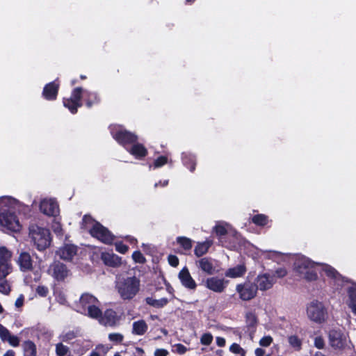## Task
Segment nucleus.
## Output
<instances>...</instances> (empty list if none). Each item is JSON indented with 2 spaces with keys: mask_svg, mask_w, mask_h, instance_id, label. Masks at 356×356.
<instances>
[{
  "mask_svg": "<svg viewBox=\"0 0 356 356\" xmlns=\"http://www.w3.org/2000/svg\"><path fill=\"white\" fill-rule=\"evenodd\" d=\"M294 268L299 275L307 280L312 281L317 279V273L323 272L330 280V284L343 282V277L332 266L327 264L314 263L306 257L298 258L295 264Z\"/></svg>",
  "mask_w": 356,
  "mask_h": 356,
  "instance_id": "nucleus-1",
  "label": "nucleus"
},
{
  "mask_svg": "<svg viewBox=\"0 0 356 356\" xmlns=\"http://www.w3.org/2000/svg\"><path fill=\"white\" fill-rule=\"evenodd\" d=\"M24 205L17 200L3 196L0 197V227L4 232H18L22 229V225L17 216Z\"/></svg>",
  "mask_w": 356,
  "mask_h": 356,
  "instance_id": "nucleus-2",
  "label": "nucleus"
},
{
  "mask_svg": "<svg viewBox=\"0 0 356 356\" xmlns=\"http://www.w3.org/2000/svg\"><path fill=\"white\" fill-rule=\"evenodd\" d=\"M115 288L122 300H130L140 291V281L136 276H120L116 280Z\"/></svg>",
  "mask_w": 356,
  "mask_h": 356,
  "instance_id": "nucleus-3",
  "label": "nucleus"
},
{
  "mask_svg": "<svg viewBox=\"0 0 356 356\" xmlns=\"http://www.w3.org/2000/svg\"><path fill=\"white\" fill-rule=\"evenodd\" d=\"M83 97L86 100V105L90 108L93 104L99 102L97 94L90 92L88 90H83L81 88H76L70 98L63 99V105L67 108L72 113H76L77 108L82 106L81 99Z\"/></svg>",
  "mask_w": 356,
  "mask_h": 356,
  "instance_id": "nucleus-4",
  "label": "nucleus"
},
{
  "mask_svg": "<svg viewBox=\"0 0 356 356\" xmlns=\"http://www.w3.org/2000/svg\"><path fill=\"white\" fill-rule=\"evenodd\" d=\"M81 227L88 231L91 236L106 244H111L113 241L114 236L90 216H85L83 217Z\"/></svg>",
  "mask_w": 356,
  "mask_h": 356,
  "instance_id": "nucleus-5",
  "label": "nucleus"
},
{
  "mask_svg": "<svg viewBox=\"0 0 356 356\" xmlns=\"http://www.w3.org/2000/svg\"><path fill=\"white\" fill-rule=\"evenodd\" d=\"M99 305V300L95 296L90 293H83L76 305V310L90 318H98L102 314Z\"/></svg>",
  "mask_w": 356,
  "mask_h": 356,
  "instance_id": "nucleus-6",
  "label": "nucleus"
},
{
  "mask_svg": "<svg viewBox=\"0 0 356 356\" xmlns=\"http://www.w3.org/2000/svg\"><path fill=\"white\" fill-rule=\"evenodd\" d=\"M29 236L40 251L45 250L51 242L49 229L33 225L29 227Z\"/></svg>",
  "mask_w": 356,
  "mask_h": 356,
  "instance_id": "nucleus-7",
  "label": "nucleus"
},
{
  "mask_svg": "<svg viewBox=\"0 0 356 356\" xmlns=\"http://www.w3.org/2000/svg\"><path fill=\"white\" fill-rule=\"evenodd\" d=\"M306 311L308 318L314 323H323L327 320V312L321 302L312 300L307 304Z\"/></svg>",
  "mask_w": 356,
  "mask_h": 356,
  "instance_id": "nucleus-8",
  "label": "nucleus"
},
{
  "mask_svg": "<svg viewBox=\"0 0 356 356\" xmlns=\"http://www.w3.org/2000/svg\"><path fill=\"white\" fill-rule=\"evenodd\" d=\"M328 337L330 345L335 349H343L349 343L348 336L340 330H331Z\"/></svg>",
  "mask_w": 356,
  "mask_h": 356,
  "instance_id": "nucleus-9",
  "label": "nucleus"
},
{
  "mask_svg": "<svg viewBox=\"0 0 356 356\" xmlns=\"http://www.w3.org/2000/svg\"><path fill=\"white\" fill-rule=\"evenodd\" d=\"M48 274L58 282L65 281L70 275L67 266L59 261H54L48 268Z\"/></svg>",
  "mask_w": 356,
  "mask_h": 356,
  "instance_id": "nucleus-10",
  "label": "nucleus"
},
{
  "mask_svg": "<svg viewBox=\"0 0 356 356\" xmlns=\"http://www.w3.org/2000/svg\"><path fill=\"white\" fill-rule=\"evenodd\" d=\"M343 279L344 282H339V285H337V284H334V282L331 283V285H332L336 290H339L340 288L344 286L347 287L348 293V300L347 301V304L353 313L356 314V284H350L348 280L344 279V277H343Z\"/></svg>",
  "mask_w": 356,
  "mask_h": 356,
  "instance_id": "nucleus-11",
  "label": "nucleus"
},
{
  "mask_svg": "<svg viewBox=\"0 0 356 356\" xmlns=\"http://www.w3.org/2000/svg\"><path fill=\"white\" fill-rule=\"evenodd\" d=\"M236 290L238 293L241 299L250 300L256 296L257 288L255 284L246 282L236 285Z\"/></svg>",
  "mask_w": 356,
  "mask_h": 356,
  "instance_id": "nucleus-12",
  "label": "nucleus"
},
{
  "mask_svg": "<svg viewBox=\"0 0 356 356\" xmlns=\"http://www.w3.org/2000/svg\"><path fill=\"white\" fill-rule=\"evenodd\" d=\"M111 134L113 137L122 145L134 143L137 140V136L136 135L121 128H119L116 131L114 130V128H112Z\"/></svg>",
  "mask_w": 356,
  "mask_h": 356,
  "instance_id": "nucleus-13",
  "label": "nucleus"
},
{
  "mask_svg": "<svg viewBox=\"0 0 356 356\" xmlns=\"http://www.w3.org/2000/svg\"><path fill=\"white\" fill-rule=\"evenodd\" d=\"M40 211L49 216H55L59 213V207L54 199L44 198L40 202Z\"/></svg>",
  "mask_w": 356,
  "mask_h": 356,
  "instance_id": "nucleus-14",
  "label": "nucleus"
},
{
  "mask_svg": "<svg viewBox=\"0 0 356 356\" xmlns=\"http://www.w3.org/2000/svg\"><path fill=\"white\" fill-rule=\"evenodd\" d=\"M227 285V281L218 277H211L206 280L205 286L216 293H222Z\"/></svg>",
  "mask_w": 356,
  "mask_h": 356,
  "instance_id": "nucleus-15",
  "label": "nucleus"
},
{
  "mask_svg": "<svg viewBox=\"0 0 356 356\" xmlns=\"http://www.w3.org/2000/svg\"><path fill=\"white\" fill-rule=\"evenodd\" d=\"M276 280L269 273L259 275L256 278L257 288L261 291H266L271 289Z\"/></svg>",
  "mask_w": 356,
  "mask_h": 356,
  "instance_id": "nucleus-16",
  "label": "nucleus"
},
{
  "mask_svg": "<svg viewBox=\"0 0 356 356\" xmlns=\"http://www.w3.org/2000/svg\"><path fill=\"white\" fill-rule=\"evenodd\" d=\"M17 264L23 272L30 271L33 269V260L30 254L26 252H20L17 259Z\"/></svg>",
  "mask_w": 356,
  "mask_h": 356,
  "instance_id": "nucleus-17",
  "label": "nucleus"
},
{
  "mask_svg": "<svg viewBox=\"0 0 356 356\" xmlns=\"http://www.w3.org/2000/svg\"><path fill=\"white\" fill-rule=\"evenodd\" d=\"M196 266L208 275L216 273L213 260L209 257H204L195 261Z\"/></svg>",
  "mask_w": 356,
  "mask_h": 356,
  "instance_id": "nucleus-18",
  "label": "nucleus"
},
{
  "mask_svg": "<svg viewBox=\"0 0 356 356\" xmlns=\"http://www.w3.org/2000/svg\"><path fill=\"white\" fill-rule=\"evenodd\" d=\"M77 252L76 246L70 244L64 245L60 248L57 251V254L63 260H71Z\"/></svg>",
  "mask_w": 356,
  "mask_h": 356,
  "instance_id": "nucleus-19",
  "label": "nucleus"
},
{
  "mask_svg": "<svg viewBox=\"0 0 356 356\" xmlns=\"http://www.w3.org/2000/svg\"><path fill=\"white\" fill-rule=\"evenodd\" d=\"M179 279L180 280L183 286L189 289H195L196 288V283L191 277L188 269L185 267L179 273Z\"/></svg>",
  "mask_w": 356,
  "mask_h": 356,
  "instance_id": "nucleus-20",
  "label": "nucleus"
},
{
  "mask_svg": "<svg viewBox=\"0 0 356 356\" xmlns=\"http://www.w3.org/2000/svg\"><path fill=\"white\" fill-rule=\"evenodd\" d=\"M99 318L100 323L106 326H114L119 320L116 312L112 309H107L104 315L101 314Z\"/></svg>",
  "mask_w": 356,
  "mask_h": 356,
  "instance_id": "nucleus-21",
  "label": "nucleus"
},
{
  "mask_svg": "<svg viewBox=\"0 0 356 356\" xmlns=\"http://www.w3.org/2000/svg\"><path fill=\"white\" fill-rule=\"evenodd\" d=\"M0 338L3 341H8L13 347L19 344V339L17 337L12 335L10 331L0 323Z\"/></svg>",
  "mask_w": 356,
  "mask_h": 356,
  "instance_id": "nucleus-22",
  "label": "nucleus"
},
{
  "mask_svg": "<svg viewBox=\"0 0 356 356\" xmlns=\"http://www.w3.org/2000/svg\"><path fill=\"white\" fill-rule=\"evenodd\" d=\"M58 90V84L54 82L49 83L45 86L43 90V96L47 100H54L56 98Z\"/></svg>",
  "mask_w": 356,
  "mask_h": 356,
  "instance_id": "nucleus-23",
  "label": "nucleus"
},
{
  "mask_svg": "<svg viewBox=\"0 0 356 356\" xmlns=\"http://www.w3.org/2000/svg\"><path fill=\"white\" fill-rule=\"evenodd\" d=\"M246 272V267L244 264H238L233 268L227 269L225 273V276L230 278H238L243 277Z\"/></svg>",
  "mask_w": 356,
  "mask_h": 356,
  "instance_id": "nucleus-24",
  "label": "nucleus"
},
{
  "mask_svg": "<svg viewBox=\"0 0 356 356\" xmlns=\"http://www.w3.org/2000/svg\"><path fill=\"white\" fill-rule=\"evenodd\" d=\"M102 259L106 265L112 267H117L121 264V259L113 253H103Z\"/></svg>",
  "mask_w": 356,
  "mask_h": 356,
  "instance_id": "nucleus-25",
  "label": "nucleus"
},
{
  "mask_svg": "<svg viewBox=\"0 0 356 356\" xmlns=\"http://www.w3.org/2000/svg\"><path fill=\"white\" fill-rule=\"evenodd\" d=\"M148 325L144 320L134 321L132 325V333L136 335H143L147 331Z\"/></svg>",
  "mask_w": 356,
  "mask_h": 356,
  "instance_id": "nucleus-26",
  "label": "nucleus"
},
{
  "mask_svg": "<svg viewBox=\"0 0 356 356\" xmlns=\"http://www.w3.org/2000/svg\"><path fill=\"white\" fill-rule=\"evenodd\" d=\"M212 244L213 241L211 240H207L202 243H197L194 250L195 254L198 257L205 254Z\"/></svg>",
  "mask_w": 356,
  "mask_h": 356,
  "instance_id": "nucleus-27",
  "label": "nucleus"
},
{
  "mask_svg": "<svg viewBox=\"0 0 356 356\" xmlns=\"http://www.w3.org/2000/svg\"><path fill=\"white\" fill-rule=\"evenodd\" d=\"M128 151L136 159L143 158L145 156L147 153V149L140 143H134Z\"/></svg>",
  "mask_w": 356,
  "mask_h": 356,
  "instance_id": "nucleus-28",
  "label": "nucleus"
},
{
  "mask_svg": "<svg viewBox=\"0 0 356 356\" xmlns=\"http://www.w3.org/2000/svg\"><path fill=\"white\" fill-rule=\"evenodd\" d=\"M12 252L6 247H0V264L12 265L11 264Z\"/></svg>",
  "mask_w": 356,
  "mask_h": 356,
  "instance_id": "nucleus-29",
  "label": "nucleus"
},
{
  "mask_svg": "<svg viewBox=\"0 0 356 356\" xmlns=\"http://www.w3.org/2000/svg\"><path fill=\"white\" fill-rule=\"evenodd\" d=\"M147 304L156 308H161L166 305L168 302V300L165 298L160 299H154L151 297H148L145 300Z\"/></svg>",
  "mask_w": 356,
  "mask_h": 356,
  "instance_id": "nucleus-30",
  "label": "nucleus"
},
{
  "mask_svg": "<svg viewBox=\"0 0 356 356\" xmlns=\"http://www.w3.org/2000/svg\"><path fill=\"white\" fill-rule=\"evenodd\" d=\"M229 225L225 222H218L213 230L219 237L225 235L227 233Z\"/></svg>",
  "mask_w": 356,
  "mask_h": 356,
  "instance_id": "nucleus-31",
  "label": "nucleus"
},
{
  "mask_svg": "<svg viewBox=\"0 0 356 356\" xmlns=\"http://www.w3.org/2000/svg\"><path fill=\"white\" fill-rule=\"evenodd\" d=\"M177 242L184 251L190 250L192 248V240L189 238L179 236L177 238Z\"/></svg>",
  "mask_w": 356,
  "mask_h": 356,
  "instance_id": "nucleus-32",
  "label": "nucleus"
},
{
  "mask_svg": "<svg viewBox=\"0 0 356 356\" xmlns=\"http://www.w3.org/2000/svg\"><path fill=\"white\" fill-rule=\"evenodd\" d=\"M288 341L291 348L296 350H299L301 348L302 341L296 335L291 334L288 337Z\"/></svg>",
  "mask_w": 356,
  "mask_h": 356,
  "instance_id": "nucleus-33",
  "label": "nucleus"
},
{
  "mask_svg": "<svg viewBox=\"0 0 356 356\" xmlns=\"http://www.w3.org/2000/svg\"><path fill=\"white\" fill-rule=\"evenodd\" d=\"M24 350L30 356H36V346L31 341H26L24 343Z\"/></svg>",
  "mask_w": 356,
  "mask_h": 356,
  "instance_id": "nucleus-34",
  "label": "nucleus"
},
{
  "mask_svg": "<svg viewBox=\"0 0 356 356\" xmlns=\"http://www.w3.org/2000/svg\"><path fill=\"white\" fill-rule=\"evenodd\" d=\"M247 326L250 328H254L257 324V318L254 313L248 312L245 315Z\"/></svg>",
  "mask_w": 356,
  "mask_h": 356,
  "instance_id": "nucleus-35",
  "label": "nucleus"
},
{
  "mask_svg": "<svg viewBox=\"0 0 356 356\" xmlns=\"http://www.w3.org/2000/svg\"><path fill=\"white\" fill-rule=\"evenodd\" d=\"M6 277H0V293L8 295L10 291V286Z\"/></svg>",
  "mask_w": 356,
  "mask_h": 356,
  "instance_id": "nucleus-36",
  "label": "nucleus"
},
{
  "mask_svg": "<svg viewBox=\"0 0 356 356\" xmlns=\"http://www.w3.org/2000/svg\"><path fill=\"white\" fill-rule=\"evenodd\" d=\"M252 220L254 224L259 226H264L268 222V217L264 214L255 215L252 217Z\"/></svg>",
  "mask_w": 356,
  "mask_h": 356,
  "instance_id": "nucleus-37",
  "label": "nucleus"
},
{
  "mask_svg": "<svg viewBox=\"0 0 356 356\" xmlns=\"http://www.w3.org/2000/svg\"><path fill=\"white\" fill-rule=\"evenodd\" d=\"M69 351V348L62 343H58L56 345V353L57 356H66Z\"/></svg>",
  "mask_w": 356,
  "mask_h": 356,
  "instance_id": "nucleus-38",
  "label": "nucleus"
},
{
  "mask_svg": "<svg viewBox=\"0 0 356 356\" xmlns=\"http://www.w3.org/2000/svg\"><path fill=\"white\" fill-rule=\"evenodd\" d=\"M13 270L12 265L0 264V277H7Z\"/></svg>",
  "mask_w": 356,
  "mask_h": 356,
  "instance_id": "nucleus-39",
  "label": "nucleus"
},
{
  "mask_svg": "<svg viewBox=\"0 0 356 356\" xmlns=\"http://www.w3.org/2000/svg\"><path fill=\"white\" fill-rule=\"evenodd\" d=\"M229 350L235 354H239L241 356H245V350L237 343H233L229 347Z\"/></svg>",
  "mask_w": 356,
  "mask_h": 356,
  "instance_id": "nucleus-40",
  "label": "nucleus"
},
{
  "mask_svg": "<svg viewBox=\"0 0 356 356\" xmlns=\"http://www.w3.org/2000/svg\"><path fill=\"white\" fill-rule=\"evenodd\" d=\"M56 300L61 305H65L67 303V297L64 292L63 291H56L55 292Z\"/></svg>",
  "mask_w": 356,
  "mask_h": 356,
  "instance_id": "nucleus-41",
  "label": "nucleus"
},
{
  "mask_svg": "<svg viewBox=\"0 0 356 356\" xmlns=\"http://www.w3.org/2000/svg\"><path fill=\"white\" fill-rule=\"evenodd\" d=\"M287 274V270H286L285 268H277L273 275H271V276H273L274 279L275 277H277V278H282L284 277H285Z\"/></svg>",
  "mask_w": 356,
  "mask_h": 356,
  "instance_id": "nucleus-42",
  "label": "nucleus"
},
{
  "mask_svg": "<svg viewBox=\"0 0 356 356\" xmlns=\"http://www.w3.org/2000/svg\"><path fill=\"white\" fill-rule=\"evenodd\" d=\"M108 339L113 342L120 343L122 341L124 337L122 334L120 333H111L108 335Z\"/></svg>",
  "mask_w": 356,
  "mask_h": 356,
  "instance_id": "nucleus-43",
  "label": "nucleus"
},
{
  "mask_svg": "<svg viewBox=\"0 0 356 356\" xmlns=\"http://www.w3.org/2000/svg\"><path fill=\"white\" fill-rule=\"evenodd\" d=\"M175 353H177V354H179V355H183L184 353H186V351L188 350L187 348L184 346L183 344H181V343H177L175 345L173 346V350H172Z\"/></svg>",
  "mask_w": 356,
  "mask_h": 356,
  "instance_id": "nucleus-44",
  "label": "nucleus"
},
{
  "mask_svg": "<svg viewBox=\"0 0 356 356\" xmlns=\"http://www.w3.org/2000/svg\"><path fill=\"white\" fill-rule=\"evenodd\" d=\"M212 340H213V337L209 333L204 334L200 339L201 343L206 346L209 345L212 342Z\"/></svg>",
  "mask_w": 356,
  "mask_h": 356,
  "instance_id": "nucleus-45",
  "label": "nucleus"
},
{
  "mask_svg": "<svg viewBox=\"0 0 356 356\" xmlns=\"http://www.w3.org/2000/svg\"><path fill=\"white\" fill-rule=\"evenodd\" d=\"M168 162V159L166 156H161L156 159L154 162V168H160L165 165Z\"/></svg>",
  "mask_w": 356,
  "mask_h": 356,
  "instance_id": "nucleus-46",
  "label": "nucleus"
},
{
  "mask_svg": "<svg viewBox=\"0 0 356 356\" xmlns=\"http://www.w3.org/2000/svg\"><path fill=\"white\" fill-rule=\"evenodd\" d=\"M36 293L41 297H45L49 293L48 288L44 286H38L36 289Z\"/></svg>",
  "mask_w": 356,
  "mask_h": 356,
  "instance_id": "nucleus-47",
  "label": "nucleus"
},
{
  "mask_svg": "<svg viewBox=\"0 0 356 356\" xmlns=\"http://www.w3.org/2000/svg\"><path fill=\"white\" fill-rule=\"evenodd\" d=\"M132 257L134 260L138 263H143L145 261V258L142 253L139 251H135L133 254Z\"/></svg>",
  "mask_w": 356,
  "mask_h": 356,
  "instance_id": "nucleus-48",
  "label": "nucleus"
},
{
  "mask_svg": "<svg viewBox=\"0 0 356 356\" xmlns=\"http://www.w3.org/2000/svg\"><path fill=\"white\" fill-rule=\"evenodd\" d=\"M128 246L123 244L122 243H115V249L116 250L122 254H124L128 250Z\"/></svg>",
  "mask_w": 356,
  "mask_h": 356,
  "instance_id": "nucleus-49",
  "label": "nucleus"
},
{
  "mask_svg": "<svg viewBox=\"0 0 356 356\" xmlns=\"http://www.w3.org/2000/svg\"><path fill=\"white\" fill-rule=\"evenodd\" d=\"M273 341L272 337L267 336L261 338L259 341V344L261 346L268 347L270 345Z\"/></svg>",
  "mask_w": 356,
  "mask_h": 356,
  "instance_id": "nucleus-50",
  "label": "nucleus"
},
{
  "mask_svg": "<svg viewBox=\"0 0 356 356\" xmlns=\"http://www.w3.org/2000/svg\"><path fill=\"white\" fill-rule=\"evenodd\" d=\"M325 342L321 337H316L314 339V346L318 348L322 349L324 347Z\"/></svg>",
  "mask_w": 356,
  "mask_h": 356,
  "instance_id": "nucleus-51",
  "label": "nucleus"
},
{
  "mask_svg": "<svg viewBox=\"0 0 356 356\" xmlns=\"http://www.w3.org/2000/svg\"><path fill=\"white\" fill-rule=\"evenodd\" d=\"M168 260L170 265L173 267H176L179 264V259L175 255H169Z\"/></svg>",
  "mask_w": 356,
  "mask_h": 356,
  "instance_id": "nucleus-52",
  "label": "nucleus"
},
{
  "mask_svg": "<svg viewBox=\"0 0 356 356\" xmlns=\"http://www.w3.org/2000/svg\"><path fill=\"white\" fill-rule=\"evenodd\" d=\"M263 254L266 257L275 259V258L278 257L280 254L277 252L269 251V252H263Z\"/></svg>",
  "mask_w": 356,
  "mask_h": 356,
  "instance_id": "nucleus-53",
  "label": "nucleus"
},
{
  "mask_svg": "<svg viewBox=\"0 0 356 356\" xmlns=\"http://www.w3.org/2000/svg\"><path fill=\"white\" fill-rule=\"evenodd\" d=\"M76 337V334L73 332H67L62 336L63 341H69Z\"/></svg>",
  "mask_w": 356,
  "mask_h": 356,
  "instance_id": "nucleus-54",
  "label": "nucleus"
},
{
  "mask_svg": "<svg viewBox=\"0 0 356 356\" xmlns=\"http://www.w3.org/2000/svg\"><path fill=\"white\" fill-rule=\"evenodd\" d=\"M168 354V350L163 348L156 349L154 352V356H167Z\"/></svg>",
  "mask_w": 356,
  "mask_h": 356,
  "instance_id": "nucleus-55",
  "label": "nucleus"
},
{
  "mask_svg": "<svg viewBox=\"0 0 356 356\" xmlns=\"http://www.w3.org/2000/svg\"><path fill=\"white\" fill-rule=\"evenodd\" d=\"M24 296L20 295L18 298L16 300L15 305L17 307H21L24 304Z\"/></svg>",
  "mask_w": 356,
  "mask_h": 356,
  "instance_id": "nucleus-56",
  "label": "nucleus"
},
{
  "mask_svg": "<svg viewBox=\"0 0 356 356\" xmlns=\"http://www.w3.org/2000/svg\"><path fill=\"white\" fill-rule=\"evenodd\" d=\"M216 343L220 347H223L225 345V339L222 337H218L216 338Z\"/></svg>",
  "mask_w": 356,
  "mask_h": 356,
  "instance_id": "nucleus-57",
  "label": "nucleus"
},
{
  "mask_svg": "<svg viewBox=\"0 0 356 356\" xmlns=\"http://www.w3.org/2000/svg\"><path fill=\"white\" fill-rule=\"evenodd\" d=\"M256 356H264L265 354V350L262 348H258L254 351Z\"/></svg>",
  "mask_w": 356,
  "mask_h": 356,
  "instance_id": "nucleus-58",
  "label": "nucleus"
},
{
  "mask_svg": "<svg viewBox=\"0 0 356 356\" xmlns=\"http://www.w3.org/2000/svg\"><path fill=\"white\" fill-rule=\"evenodd\" d=\"M168 180H165L163 182L159 181V183H156L155 184V187H157L158 186H165L168 185Z\"/></svg>",
  "mask_w": 356,
  "mask_h": 356,
  "instance_id": "nucleus-59",
  "label": "nucleus"
},
{
  "mask_svg": "<svg viewBox=\"0 0 356 356\" xmlns=\"http://www.w3.org/2000/svg\"><path fill=\"white\" fill-rule=\"evenodd\" d=\"M3 356H15V353L13 350H8Z\"/></svg>",
  "mask_w": 356,
  "mask_h": 356,
  "instance_id": "nucleus-60",
  "label": "nucleus"
},
{
  "mask_svg": "<svg viewBox=\"0 0 356 356\" xmlns=\"http://www.w3.org/2000/svg\"><path fill=\"white\" fill-rule=\"evenodd\" d=\"M61 231V227L59 223H56L54 226V232L59 234Z\"/></svg>",
  "mask_w": 356,
  "mask_h": 356,
  "instance_id": "nucleus-61",
  "label": "nucleus"
},
{
  "mask_svg": "<svg viewBox=\"0 0 356 356\" xmlns=\"http://www.w3.org/2000/svg\"><path fill=\"white\" fill-rule=\"evenodd\" d=\"M136 351L138 355H143L144 353V350H143V348L139 347H137L136 348Z\"/></svg>",
  "mask_w": 356,
  "mask_h": 356,
  "instance_id": "nucleus-62",
  "label": "nucleus"
},
{
  "mask_svg": "<svg viewBox=\"0 0 356 356\" xmlns=\"http://www.w3.org/2000/svg\"><path fill=\"white\" fill-rule=\"evenodd\" d=\"M195 163L193 162V161H192V165H191V167H189L190 170H191V172L194 170V169H195Z\"/></svg>",
  "mask_w": 356,
  "mask_h": 356,
  "instance_id": "nucleus-63",
  "label": "nucleus"
},
{
  "mask_svg": "<svg viewBox=\"0 0 356 356\" xmlns=\"http://www.w3.org/2000/svg\"><path fill=\"white\" fill-rule=\"evenodd\" d=\"M90 356H100V355L98 353L93 351L90 353Z\"/></svg>",
  "mask_w": 356,
  "mask_h": 356,
  "instance_id": "nucleus-64",
  "label": "nucleus"
}]
</instances>
